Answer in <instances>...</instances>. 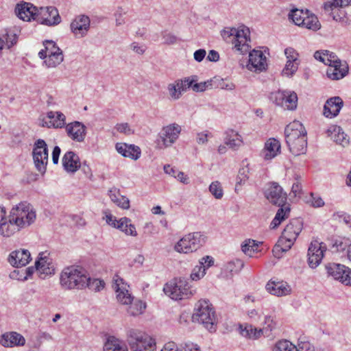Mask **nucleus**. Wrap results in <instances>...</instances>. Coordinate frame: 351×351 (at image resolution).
<instances>
[{"label": "nucleus", "instance_id": "9b49d317", "mask_svg": "<svg viewBox=\"0 0 351 351\" xmlns=\"http://www.w3.org/2000/svg\"><path fill=\"white\" fill-rule=\"evenodd\" d=\"M45 47L49 50L47 59L44 61L47 67H56L64 60L62 51L52 40H45L43 43Z\"/></svg>", "mask_w": 351, "mask_h": 351}, {"label": "nucleus", "instance_id": "052dcab7", "mask_svg": "<svg viewBox=\"0 0 351 351\" xmlns=\"http://www.w3.org/2000/svg\"><path fill=\"white\" fill-rule=\"evenodd\" d=\"M206 274V266H196L191 274L192 280H198Z\"/></svg>", "mask_w": 351, "mask_h": 351}, {"label": "nucleus", "instance_id": "e433bc0d", "mask_svg": "<svg viewBox=\"0 0 351 351\" xmlns=\"http://www.w3.org/2000/svg\"><path fill=\"white\" fill-rule=\"evenodd\" d=\"M239 328L240 334L243 337L250 339H257L261 337L263 333V329H257L250 324H246L244 327L240 325Z\"/></svg>", "mask_w": 351, "mask_h": 351}, {"label": "nucleus", "instance_id": "7c9ffc66", "mask_svg": "<svg viewBox=\"0 0 351 351\" xmlns=\"http://www.w3.org/2000/svg\"><path fill=\"white\" fill-rule=\"evenodd\" d=\"M280 150V142L272 138H269L265 144L263 157L265 160H271L276 157Z\"/></svg>", "mask_w": 351, "mask_h": 351}, {"label": "nucleus", "instance_id": "2eb2a0df", "mask_svg": "<svg viewBox=\"0 0 351 351\" xmlns=\"http://www.w3.org/2000/svg\"><path fill=\"white\" fill-rule=\"evenodd\" d=\"M285 140L287 144H293V141L302 136H306V131L302 123L299 121L290 123L285 130Z\"/></svg>", "mask_w": 351, "mask_h": 351}, {"label": "nucleus", "instance_id": "5fc2aeb1", "mask_svg": "<svg viewBox=\"0 0 351 351\" xmlns=\"http://www.w3.org/2000/svg\"><path fill=\"white\" fill-rule=\"evenodd\" d=\"M299 62H292L290 60L287 61L282 74L287 77L292 76L298 70Z\"/></svg>", "mask_w": 351, "mask_h": 351}, {"label": "nucleus", "instance_id": "dca6fc26", "mask_svg": "<svg viewBox=\"0 0 351 351\" xmlns=\"http://www.w3.org/2000/svg\"><path fill=\"white\" fill-rule=\"evenodd\" d=\"M266 57L260 50H252L249 54L247 68L254 72H261L266 69Z\"/></svg>", "mask_w": 351, "mask_h": 351}, {"label": "nucleus", "instance_id": "c756f323", "mask_svg": "<svg viewBox=\"0 0 351 351\" xmlns=\"http://www.w3.org/2000/svg\"><path fill=\"white\" fill-rule=\"evenodd\" d=\"M35 267L41 274H44L45 276L42 277L44 278L46 276L51 275L54 274L55 268L52 263L51 259L49 257L40 256L38 261L35 263Z\"/></svg>", "mask_w": 351, "mask_h": 351}, {"label": "nucleus", "instance_id": "72a5a7b5", "mask_svg": "<svg viewBox=\"0 0 351 351\" xmlns=\"http://www.w3.org/2000/svg\"><path fill=\"white\" fill-rule=\"evenodd\" d=\"M289 151L295 156L303 154L306 151L307 138L306 136H302L293 141V144H287Z\"/></svg>", "mask_w": 351, "mask_h": 351}, {"label": "nucleus", "instance_id": "20e7f679", "mask_svg": "<svg viewBox=\"0 0 351 351\" xmlns=\"http://www.w3.org/2000/svg\"><path fill=\"white\" fill-rule=\"evenodd\" d=\"M11 221L18 228H24L32 224L36 219V212L33 206L27 202H22L13 207L10 211Z\"/></svg>", "mask_w": 351, "mask_h": 351}, {"label": "nucleus", "instance_id": "09e8293b", "mask_svg": "<svg viewBox=\"0 0 351 351\" xmlns=\"http://www.w3.org/2000/svg\"><path fill=\"white\" fill-rule=\"evenodd\" d=\"M196 75H193L189 77H185L182 80H177L175 81L176 86H178V89L180 90L181 93L184 91H186L188 88H191L193 86V83L197 82Z\"/></svg>", "mask_w": 351, "mask_h": 351}, {"label": "nucleus", "instance_id": "f257e3e1", "mask_svg": "<svg viewBox=\"0 0 351 351\" xmlns=\"http://www.w3.org/2000/svg\"><path fill=\"white\" fill-rule=\"evenodd\" d=\"M302 227L303 223L300 219H293L289 221L282 232V237L273 249L275 257L280 258V252H287L291 247L298 236L301 232Z\"/></svg>", "mask_w": 351, "mask_h": 351}, {"label": "nucleus", "instance_id": "79ce46f5", "mask_svg": "<svg viewBox=\"0 0 351 351\" xmlns=\"http://www.w3.org/2000/svg\"><path fill=\"white\" fill-rule=\"evenodd\" d=\"M302 22L301 26L313 31H317L321 27V24L317 17L315 14H308V10L306 12V16L304 19H302Z\"/></svg>", "mask_w": 351, "mask_h": 351}, {"label": "nucleus", "instance_id": "393cba45", "mask_svg": "<svg viewBox=\"0 0 351 351\" xmlns=\"http://www.w3.org/2000/svg\"><path fill=\"white\" fill-rule=\"evenodd\" d=\"M348 72V66L346 62H340V64H332L328 65L326 75L332 80H338L344 77Z\"/></svg>", "mask_w": 351, "mask_h": 351}, {"label": "nucleus", "instance_id": "de8ad7c7", "mask_svg": "<svg viewBox=\"0 0 351 351\" xmlns=\"http://www.w3.org/2000/svg\"><path fill=\"white\" fill-rule=\"evenodd\" d=\"M192 239L193 247H195L196 249L199 250L205 245L207 241L208 237L204 232H194L189 233Z\"/></svg>", "mask_w": 351, "mask_h": 351}, {"label": "nucleus", "instance_id": "4be33fe9", "mask_svg": "<svg viewBox=\"0 0 351 351\" xmlns=\"http://www.w3.org/2000/svg\"><path fill=\"white\" fill-rule=\"evenodd\" d=\"M267 291L271 295L276 296L287 295L291 293V288L286 282L269 281L266 285Z\"/></svg>", "mask_w": 351, "mask_h": 351}, {"label": "nucleus", "instance_id": "ddd939ff", "mask_svg": "<svg viewBox=\"0 0 351 351\" xmlns=\"http://www.w3.org/2000/svg\"><path fill=\"white\" fill-rule=\"evenodd\" d=\"M180 132V125L174 123L163 127L159 136L165 147H169L176 142Z\"/></svg>", "mask_w": 351, "mask_h": 351}, {"label": "nucleus", "instance_id": "2f4dec72", "mask_svg": "<svg viewBox=\"0 0 351 351\" xmlns=\"http://www.w3.org/2000/svg\"><path fill=\"white\" fill-rule=\"evenodd\" d=\"M192 242L190 234H186L175 245L174 249L178 252L184 254L196 252L197 249L195 247H193L194 244Z\"/></svg>", "mask_w": 351, "mask_h": 351}, {"label": "nucleus", "instance_id": "c03bdc74", "mask_svg": "<svg viewBox=\"0 0 351 351\" xmlns=\"http://www.w3.org/2000/svg\"><path fill=\"white\" fill-rule=\"evenodd\" d=\"M249 168L247 165L245 167L240 168L236 180L234 191L239 193L241 190L242 185L245 184L249 178Z\"/></svg>", "mask_w": 351, "mask_h": 351}, {"label": "nucleus", "instance_id": "37998d69", "mask_svg": "<svg viewBox=\"0 0 351 351\" xmlns=\"http://www.w3.org/2000/svg\"><path fill=\"white\" fill-rule=\"evenodd\" d=\"M298 95L294 91L287 90L284 106L282 107L285 110H294L298 106Z\"/></svg>", "mask_w": 351, "mask_h": 351}, {"label": "nucleus", "instance_id": "864d4df0", "mask_svg": "<svg viewBox=\"0 0 351 351\" xmlns=\"http://www.w3.org/2000/svg\"><path fill=\"white\" fill-rule=\"evenodd\" d=\"M289 16L296 25L301 26L302 23H303L302 19H304L306 16V13H304L302 10L295 9L291 10Z\"/></svg>", "mask_w": 351, "mask_h": 351}, {"label": "nucleus", "instance_id": "4468645a", "mask_svg": "<svg viewBox=\"0 0 351 351\" xmlns=\"http://www.w3.org/2000/svg\"><path fill=\"white\" fill-rule=\"evenodd\" d=\"M249 34L250 30L246 27L236 29L234 37L232 38V43L234 45V47L236 50L241 53H245L249 49V45L247 44V41L250 40V38H247Z\"/></svg>", "mask_w": 351, "mask_h": 351}, {"label": "nucleus", "instance_id": "c9c22d12", "mask_svg": "<svg viewBox=\"0 0 351 351\" xmlns=\"http://www.w3.org/2000/svg\"><path fill=\"white\" fill-rule=\"evenodd\" d=\"M104 351H128L125 344L115 338L109 337L104 346Z\"/></svg>", "mask_w": 351, "mask_h": 351}, {"label": "nucleus", "instance_id": "5701e85b", "mask_svg": "<svg viewBox=\"0 0 351 351\" xmlns=\"http://www.w3.org/2000/svg\"><path fill=\"white\" fill-rule=\"evenodd\" d=\"M62 161L64 170L69 173H75L81 167L79 156L72 151L66 152Z\"/></svg>", "mask_w": 351, "mask_h": 351}, {"label": "nucleus", "instance_id": "39448f33", "mask_svg": "<svg viewBox=\"0 0 351 351\" xmlns=\"http://www.w3.org/2000/svg\"><path fill=\"white\" fill-rule=\"evenodd\" d=\"M163 291L173 300L187 299L193 295L195 289H193L185 278H175L173 281L167 283Z\"/></svg>", "mask_w": 351, "mask_h": 351}, {"label": "nucleus", "instance_id": "a18cd8bd", "mask_svg": "<svg viewBox=\"0 0 351 351\" xmlns=\"http://www.w3.org/2000/svg\"><path fill=\"white\" fill-rule=\"evenodd\" d=\"M351 247V241L347 238H341L336 239L332 244V250L333 252H342L345 250H350Z\"/></svg>", "mask_w": 351, "mask_h": 351}, {"label": "nucleus", "instance_id": "bf43d9fd", "mask_svg": "<svg viewBox=\"0 0 351 351\" xmlns=\"http://www.w3.org/2000/svg\"><path fill=\"white\" fill-rule=\"evenodd\" d=\"M127 12L121 7H119L114 14L117 26H120L125 23V15Z\"/></svg>", "mask_w": 351, "mask_h": 351}, {"label": "nucleus", "instance_id": "774afa93", "mask_svg": "<svg viewBox=\"0 0 351 351\" xmlns=\"http://www.w3.org/2000/svg\"><path fill=\"white\" fill-rule=\"evenodd\" d=\"M180 351H201L197 344L193 343H184L180 345Z\"/></svg>", "mask_w": 351, "mask_h": 351}, {"label": "nucleus", "instance_id": "8fccbe9b", "mask_svg": "<svg viewBox=\"0 0 351 351\" xmlns=\"http://www.w3.org/2000/svg\"><path fill=\"white\" fill-rule=\"evenodd\" d=\"M244 263L240 259H235L231 261H229L225 265V271L229 272L232 275L234 274L239 273L241 269L243 267Z\"/></svg>", "mask_w": 351, "mask_h": 351}, {"label": "nucleus", "instance_id": "0e129e2a", "mask_svg": "<svg viewBox=\"0 0 351 351\" xmlns=\"http://www.w3.org/2000/svg\"><path fill=\"white\" fill-rule=\"evenodd\" d=\"M313 208H320L324 206V202L322 198L314 193H311V199L308 202Z\"/></svg>", "mask_w": 351, "mask_h": 351}, {"label": "nucleus", "instance_id": "9d476101", "mask_svg": "<svg viewBox=\"0 0 351 351\" xmlns=\"http://www.w3.org/2000/svg\"><path fill=\"white\" fill-rule=\"evenodd\" d=\"M265 197L273 204L278 206H287V193L277 183L272 182L265 192Z\"/></svg>", "mask_w": 351, "mask_h": 351}, {"label": "nucleus", "instance_id": "a211bd4d", "mask_svg": "<svg viewBox=\"0 0 351 351\" xmlns=\"http://www.w3.org/2000/svg\"><path fill=\"white\" fill-rule=\"evenodd\" d=\"M351 4V0H332L327 1L324 4V9L328 12L329 15L336 21H341L343 17L339 12H341L339 8H343Z\"/></svg>", "mask_w": 351, "mask_h": 351}, {"label": "nucleus", "instance_id": "b1692460", "mask_svg": "<svg viewBox=\"0 0 351 351\" xmlns=\"http://www.w3.org/2000/svg\"><path fill=\"white\" fill-rule=\"evenodd\" d=\"M343 106V100L339 97L328 99L324 106V116L328 118L336 117L340 112Z\"/></svg>", "mask_w": 351, "mask_h": 351}, {"label": "nucleus", "instance_id": "c85d7f7f", "mask_svg": "<svg viewBox=\"0 0 351 351\" xmlns=\"http://www.w3.org/2000/svg\"><path fill=\"white\" fill-rule=\"evenodd\" d=\"M327 133L330 138L337 144L345 147L348 144L349 141L347 134L344 133L342 128L338 125H331L327 130Z\"/></svg>", "mask_w": 351, "mask_h": 351}, {"label": "nucleus", "instance_id": "6e6d98bb", "mask_svg": "<svg viewBox=\"0 0 351 351\" xmlns=\"http://www.w3.org/2000/svg\"><path fill=\"white\" fill-rule=\"evenodd\" d=\"M209 191L216 199H221L223 197V192L219 182H213L209 186Z\"/></svg>", "mask_w": 351, "mask_h": 351}, {"label": "nucleus", "instance_id": "4d7b16f0", "mask_svg": "<svg viewBox=\"0 0 351 351\" xmlns=\"http://www.w3.org/2000/svg\"><path fill=\"white\" fill-rule=\"evenodd\" d=\"M56 117L54 121H49L54 128H62L66 125V117L61 112H56Z\"/></svg>", "mask_w": 351, "mask_h": 351}, {"label": "nucleus", "instance_id": "a19ab883", "mask_svg": "<svg viewBox=\"0 0 351 351\" xmlns=\"http://www.w3.org/2000/svg\"><path fill=\"white\" fill-rule=\"evenodd\" d=\"M262 243L253 239H246L241 245V250L245 254L252 257L254 253L259 252L258 247Z\"/></svg>", "mask_w": 351, "mask_h": 351}, {"label": "nucleus", "instance_id": "13d9d810", "mask_svg": "<svg viewBox=\"0 0 351 351\" xmlns=\"http://www.w3.org/2000/svg\"><path fill=\"white\" fill-rule=\"evenodd\" d=\"M145 308L146 305L145 303H143L141 301H138L129 307L128 313L134 316L143 313Z\"/></svg>", "mask_w": 351, "mask_h": 351}, {"label": "nucleus", "instance_id": "6ab92c4d", "mask_svg": "<svg viewBox=\"0 0 351 351\" xmlns=\"http://www.w3.org/2000/svg\"><path fill=\"white\" fill-rule=\"evenodd\" d=\"M86 128L80 121H74L66 125L67 135L73 141L83 142L86 134Z\"/></svg>", "mask_w": 351, "mask_h": 351}, {"label": "nucleus", "instance_id": "aec40b11", "mask_svg": "<svg viewBox=\"0 0 351 351\" xmlns=\"http://www.w3.org/2000/svg\"><path fill=\"white\" fill-rule=\"evenodd\" d=\"M90 23L88 16L80 15L76 17L71 23V29L76 36L83 37L89 29Z\"/></svg>", "mask_w": 351, "mask_h": 351}, {"label": "nucleus", "instance_id": "a878e982", "mask_svg": "<svg viewBox=\"0 0 351 351\" xmlns=\"http://www.w3.org/2000/svg\"><path fill=\"white\" fill-rule=\"evenodd\" d=\"M116 149L124 157H128L133 160H137L141 156V149L134 145H128L126 143H118L116 144Z\"/></svg>", "mask_w": 351, "mask_h": 351}, {"label": "nucleus", "instance_id": "f8f14e48", "mask_svg": "<svg viewBox=\"0 0 351 351\" xmlns=\"http://www.w3.org/2000/svg\"><path fill=\"white\" fill-rule=\"evenodd\" d=\"M326 249V245L323 243L317 241H311L308 250V261L311 268H315L320 264Z\"/></svg>", "mask_w": 351, "mask_h": 351}, {"label": "nucleus", "instance_id": "603ef678", "mask_svg": "<svg viewBox=\"0 0 351 351\" xmlns=\"http://www.w3.org/2000/svg\"><path fill=\"white\" fill-rule=\"evenodd\" d=\"M286 92L287 90L273 92L270 94L269 99L276 106L282 107L284 106V101L285 97L286 95Z\"/></svg>", "mask_w": 351, "mask_h": 351}, {"label": "nucleus", "instance_id": "bb28decb", "mask_svg": "<svg viewBox=\"0 0 351 351\" xmlns=\"http://www.w3.org/2000/svg\"><path fill=\"white\" fill-rule=\"evenodd\" d=\"M113 281L114 282V289L117 293V298L118 301L123 304H131L133 299L132 297L128 290L125 289V288L120 287V285L123 284V279L119 276L115 275L113 278Z\"/></svg>", "mask_w": 351, "mask_h": 351}, {"label": "nucleus", "instance_id": "4c0bfd02", "mask_svg": "<svg viewBox=\"0 0 351 351\" xmlns=\"http://www.w3.org/2000/svg\"><path fill=\"white\" fill-rule=\"evenodd\" d=\"M224 143L230 148L235 149L241 145L242 140L241 136L237 132L233 130H229L226 132Z\"/></svg>", "mask_w": 351, "mask_h": 351}, {"label": "nucleus", "instance_id": "6e6552de", "mask_svg": "<svg viewBox=\"0 0 351 351\" xmlns=\"http://www.w3.org/2000/svg\"><path fill=\"white\" fill-rule=\"evenodd\" d=\"M329 276L345 285H351V269L339 263H330L326 265Z\"/></svg>", "mask_w": 351, "mask_h": 351}, {"label": "nucleus", "instance_id": "473e14b6", "mask_svg": "<svg viewBox=\"0 0 351 351\" xmlns=\"http://www.w3.org/2000/svg\"><path fill=\"white\" fill-rule=\"evenodd\" d=\"M21 228H18L14 222L11 221V217H8V219L5 217H1L0 220V234L3 237H9L16 231L19 230Z\"/></svg>", "mask_w": 351, "mask_h": 351}, {"label": "nucleus", "instance_id": "e2e57ef3", "mask_svg": "<svg viewBox=\"0 0 351 351\" xmlns=\"http://www.w3.org/2000/svg\"><path fill=\"white\" fill-rule=\"evenodd\" d=\"M234 32H236V28L227 27L221 32V35L225 41H231L232 43V38L234 37Z\"/></svg>", "mask_w": 351, "mask_h": 351}, {"label": "nucleus", "instance_id": "7ed1b4c3", "mask_svg": "<svg viewBox=\"0 0 351 351\" xmlns=\"http://www.w3.org/2000/svg\"><path fill=\"white\" fill-rule=\"evenodd\" d=\"M193 322L202 324L210 332L216 330V315L213 305L208 300H201L195 304L192 315Z\"/></svg>", "mask_w": 351, "mask_h": 351}, {"label": "nucleus", "instance_id": "f03ea898", "mask_svg": "<svg viewBox=\"0 0 351 351\" xmlns=\"http://www.w3.org/2000/svg\"><path fill=\"white\" fill-rule=\"evenodd\" d=\"M87 274L84 269L78 266L65 267L60 274V284L67 290L84 289Z\"/></svg>", "mask_w": 351, "mask_h": 351}, {"label": "nucleus", "instance_id": "f3484780", "mask_svg": "<svg viewBox=\"0 0 351 351\" xmlns=\"http://www.w3.org/2000/svg\"><path fill=\"white\" fill-rule=\"evenodd\" d=\"M31 261V254L27 250L19 249L12 252L8 258V263L13 267H21Z\"/></svg>", "mask_w": 351, "mask_h": 351}, {"label": "nucleus", "instance_id": "412c9836", "mask_svg": "<svg viewBox=\"0 0 351 351\" xmlns=\"http://www.w3.org/2000/svg\"><path fill=\"white\" fill-rule=\"evenodd\" d=\"M38 8L34 6L32 3H24L18 4L15 8V12L17 16L23 21H29L31 19L36 20Z\"/></svg>", "mask_w": 351, "mask_h": 351}, {"label": "nucleus", "instance_id": "0eeeda50", "mask_svg": "<svg viewBox=\"0 0 351 351\" xmlns=\"http://www.w3.org/2000/svg\"><path fill=\"white\" fill-rule=\"evenodd\" d=\"M33 160L36 169L43 175L46 172L48 163V148L45 141L38 139L34 145Z\"/></svg>", "mask_w": 351, "mask_h": 351}, {"label": "nucleus", "instance_id": "69168bd1", "mask_svg": "<svg viewBox=\"0 0 351 351\" xmlns=\"http://www.w3.org/2000/svg\"><path fill=\"white\" fill-rule=\"evenodd\" d=\"M3 38L5 40V46L8 49H10L17 42V37L15 34H10L8 33H6L4 35H3Z\"/></svg>", "mask_w": 351, "mask_h": 351}, {"label": "nucleus", "instance_id": "1a4fd4ad", "mask_svg": "<svg viewBox=\"0 0 351 351\" xmlns=\"http://www.w3.org/2000/svg\"><path fill=\"white\" fill-rule=\"evenodd\" d=\"M35 19L40 24L47 26L56 25L61 22L58 10L53 6L40 7Z\"/></svg>", "mask_w": 351, "mask_h": 351}, {"label": "nucleus", "instance_id": "3c124183", "mask_svg": "<svg viewBox=\"0 0 351 351\" xmlns=\"http://www.w3.org/2000/svg\"><path fill=\"white\" fill-rule=\"evenodd\" d=\"M272 351H297V346L289 341L280 340L274 345Z\"/></svg>", "mask_w": 351, "mask_h": 351}, {"label": "nucleus", "instance_id": "cd10ccee", "mask_svg": "<svg viewBox=\"0 0 351 351\" xmlns=\"http://www.w3.org/2000/svg\"><path fill=\"white\" fill-rule=\"evenodd\" d=\"M0 342L4 347H13L23 346L25 343V339L21 334L11 332L3 335Z\"/></svg>", "mask_w": 351, "mask_h": 351}, {"label": "nucleus", "instance_id": "338daca9", "mask_svg": "<svg viewBox=\"0 0 351 351\" xmlns=\"http://www.w3.org/2000/svg\"><path fill=\"white\" fill-rule=\"evenodd\" d=\"M169 95L173 99L177 100L180 98L182 93L180 90L178 89L176 83L169 84L167 86Z\"/></svg>", "mask_w": 351, "mask_h": 351}, {"label": "nucleus", "instance_id": "58836bf2", "mask_svg": "<svg viewBox=\"0 0 351 351\" xmlns=\"http://www.w3.org/2000/svg\"><path fill=\"white\" fill-rule=\"evenodd\" d=\"M289 213L290 208L289 205L280 206V208L278 210L275 217L273 219L270 223V228L276 229L278 228L279 225L289 217Z\"/></svg>", "mask_w": 351, "mask_h": 351}, {"label": "nucleus", "instance_id": "49530a36", "mask_svg": "<svg viewBox=\"0 0 351 351\" xmlns=\"http://www.w3.org/2000/svg\"><path fill=\"white\" fill-rule=\"evenodd\" d=\"M105 282L104 280L97 278H91L88 274L86 276V280L85 281L84 289L88 288L91 291L95 292L100 291L104 289Z\"/></svg>", "mask_w": 351, "mask_h": 351}, {"label": "nucleus", "instance_id": "ea45409f", "mask_svg": "<svg viewBox=\"0 0 351 351\" xmlns=\"http://www.w3.org/2000/svg\"><path fill=\"white\" fill-rule=\"evenodd\" d=\"M125 232L127 235L136 236L135 226L131 223V220L127 217L121 218L114 227Z\"/></svg>", "mask_w": 351, "mask_h": 351}, {"label": "nucleus", "instance_id": "f704fd0d", "mask_svg": "<svg viewBox=\"0 0 351 351\" xmlns=\"http://www.w3.org/2000/svg\"><path fill=\"white\" fill-rule=\"evenodd\" d=\"M108 195L111 200L118 206L123 209H128L130 208L129 199L123 195H121L120 194L119 190L117 188H112L109 190Z\"/></svg>", "mask_w": 351, "mask_h": 351}, {"label": "nucleus", "instance_id": "680f3d73", "mask_svg": "<svg viewBox=\"0 0 351 351\" xmlns=\"http://www.w3.org/2000/svg\"><path fill=\"white\" fill-rule=\"evenodd\" d=\"M324 54L326 55V65H330L332 64H340L341 60L334 52L325 50Z\"/></svg>", "mask_w": 351, "mask_h": 351}, {"label": "nucleus", "instance_id": "423d86ee", "mask_svg": "<svg viewBox=\"0 0 351 351\" xmlns=\"http://www.w3.org/2000/svg\"><path fill=\"white\" fill-rule=\"evenodd\" d=\"M128 342L132 351H154L156 350L155 339L138 330H128Z\"/></svg>", "mask_w": 351, "mask_h": 351}]
</instances>
